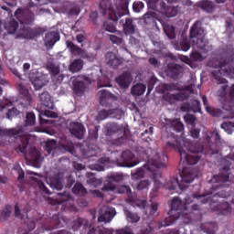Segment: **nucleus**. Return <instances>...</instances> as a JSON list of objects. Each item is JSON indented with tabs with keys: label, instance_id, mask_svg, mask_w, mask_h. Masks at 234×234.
<instances>
[{
	"label": "nucleus",
	"instance_id": "obj_23",
	"mask_svg": "<svg viewBox=\"0 0 234 234\" xmlns=\"http://www.w3.org/2000/svg\"><path fill=\"white\" fill-rule=\"evenodd\" d=\"M121 89H129L131 83H133V76L129 72H123L122 75L115 79Z\"/></svg>",
	"mask_w": 234,
	"mask_h": 234
},
{
	"label": "nucleus",
	"instance_id": "obj_58",
	"mask_svg": "<svg viewBox=\"0 0 234 234\" xmlns=\"http://www.w3.org/2000/svg\"><path fill=\"white\" fill-rule=\"evenodd\" d=\"M52 226H50L48 229H56L59 228L60 220L59 214H54L51 218Z\"/></svg>",
	"mask_w": 234,
	"mask_h": 234
},
{
	"label": "nucleus",
	"instance_id": "obj_32",
	"mask_svg": "<svg viewBox=\"0 0 234 234\" xmlns=\"http://www.w3.org/2000/svg\"><path fill=\"white\" fill-rule=\"evenodd\" d=\"M201 231L207 234H215L218 231V225L217 222H207L200 225Z\"/></svg>",
	"mask_w": 234,
	"mask_h": 234
},
{
	"label": "nucleus",
	"instance_id": "obj_22",
	"mask_svg": "<svg viewBox=\"0 0 234 234\" xmlns=\"http://www.w3.org/2000/svg\"><path fill=\"white\" fill-rule=\"evenodd\" d=\"M161 13L166 17H175L178 14V7L165 2L160 3Z\"/></svg>",
	"mask_w": 234,
	"mask_h": 234
},
{
	"label": "nucleus",
	"instance_id": "obj_29",
	"mask_svg": "<svg viewBox=\"0 0 234 234\" xmlns=\"http://www.w3.org/2000/svg\"><path fill=\"white\" fill-rule=\"evenodd\" d=\"M110 191H114V193H119V195H127L129 202H133L134 198V196L133 195V190H131V187L126 185L115 186V190Z\"/></svg>",
	"mask_w": 234,
	"mask_h": 234
},
{
	"label": "nucleus",
	"instance_id": "obj_53",
	"mask_svg": "<svg viewBox=\"0 0 234 234\" xmlns=\"http://www.w3.org/2000/svg\"><path fill=\"white\" fill-rule=\"evenodd\" d=\"M190 112H202V108L200 107V101L191 100L190 101Z\"/></svg>",
	"mask_w": 234,
	"mask_h": 234
},
{
	"label": "nucleus",
	"instance_id": "obj_40",
	"mask_svg": "<svg viewBox=\"0 0 234 234\" xmlns=\"http://www.w3.org/2000/svg\"><path fill=\"white\" fill-rule=\"evenodd\" d=\"M81 69H83V60H81V58H77L73 60L69 67V70L70 72H80Z\"/></svg>",
	"mask_w": 234,
	"mask_h": 234
},
{
	"label": "nucleus",
	"instance_id": "obj_7",
	"mask_svg": "<svg viewBox=\"0 0 234 234\" xmlns=\"http://www.w3.org/2000/svg\"><path fill=\"white\" fill-rule=\"evenodd\" d=\"M203 105L210 116L214 118H234V103L229 101L225 102L222 106V110L218 108H213L207 104V97H202Z\"/></svg>",
	"mask_w": 234,
	"mask_h": 234
},
{
	"label": "nucleus",
	"instance_id": "obj_34",
	"mask_svg": "<svg viewBox=\"0 0 234 234\" xmlns=\"http://www.w3.org/2000/svg\"><path fill=\"white\" fill-rule=\"evenodd\" d=\"M109 39L113 45H125L123 33L122 31H116L113 35H109Z\"/></svg>",
	"mask_w": 234,
	"mask_h": 234
},
{
	"label": "nucleus",
	"instance_id": "obj_9",
	"mask_svg": "<svg viewBox=\"0 0 234 234\" xmlns=\"http://www.w3.org/2000/svg\"><path fill=\"white\" fill-rule=\"evenodd\" d=\"M229 175H231V169L229 166H223L219 169V174L212 176L210 184H213L212 187L215 189H221L222 187L229 186Z\"/></svg>",
	"mask_w": 234,
	"mask_h": 234
},
{
	"label": "nucleus",
	"instance_id": "obj_50",
	"mask_svg": "<svg viewBox=\"0 0 234 234\" xmlns=\"http://www.w3.org/2000/svg\"><path fill=\"white\" fill-rule=\"evenodd\" d=\"M26 127H32L34 125H36V114H34V112H27L26 115Z\"/></svg>",
	"mask_w": 234,
	"mask_h": 234
},
{
	"label": "nucleus",
	"instance_id": "obj_37",
	"mask_svg": "<svg viewBox=\"0 0 234 234\" xmlns=\"http://www.w3.org/2000/svg\"><path fill=\"white\" fill-rule=\"evenodd\" d=\"M5 28L8 34H16V32H17V28H19V23H17L16 19H12L5 23Z\"/></svg>",
	"mask_w": 234,
	"mask_h": 234
},
{
	"label": "nucleus",
	"instance_id": "obj_35",
	"mask_svg": "<svg viewBox=\"0 0 234 234\" xmlns=\"http://www.w3.org/2000/svg\"><path fill=\"white\" fill-rule=\"evenodd\" d=\"M17 90L19 94H21L22 98L27 101V103H32V95L30 94V91H28V89L25 87V85L18 84Z\"/></svg>",
	"mask_w": 234,
	"mask_h": 234
},
{
	"label": "nucleus",
	"instance_id": "obj_14",
	"mask_svg": "<svg viewBox=\"0 0 234 234\" xmlns=\"http://www.w3.org/2000/svg\"><path fill=\"white\" fill-rule=\"evenodd\" d=\"M47 29L45 27H24L20 33L21 37L25 39H34V37H37V36H41V34H45Z\"/></svg>",
	"mask_w": 234,
	"mask_h": 234
},
{
	"label": "nucleus",
	"instance_id": "obj_13",
	"mask_svg": "<svg viewBox=\"0 0 234 234\" xmlns=\"http://www.w3.org/2000/svg\"><path fill=\"white\" fill-rule=\"evenodd\" d=\"M15 17L17 18L20 25H32L34 23L35 15L29 10L18 8L15 12Z\"/></svg>",
	"mask_w": 234,
	"mask_h": 234
},
{
	"label": "nucleus",
	"instance_id": "obj_55",
	"mask_svg": "<svg viewBox=\"0 0 234 234\" xmlns=\"http://www.w3.org/2000/svg\"><path fill=\"white\" fill-rule=\"evenodd\" d=\"M221 129L224 130L228 134H231L234 131V122H224L221 124Z\"/></svg>",
	"mask_w": 234,
	"mask_h": 234
},
{
	"label": "nucleus",
	"instance_id": "obj_51",
	"mask_svg": "<svg viewBox=\"0 0 234 234\" xmlns=\"http://www.w3.org/2000/svg\"><path fill=\"white\" fill-rule=\"evenodd\" d=\"M57 148L58 144L55 140L48 141L46 143L45 151L48 153V154H52V153H55Z\"/></svg>",
	"mask_w": 234,
	"mask_h": 234
},
{
	"label": "nucleus",
	"instance_id": "obj_31",
	"mask_svg": "<svg viewBox=\"0 0 234 234\" xmlns=\"http://www.w3.org/2000/svg\"><path fill=\"white\" fill-rule=\"evenodd\" d=\"M48 184L52 189H57V191H61L63 189V178L59 176H54L48 180Z\"/></svg>",
	"mask_w": 234,
	"mask_h": 234
},
{
	"label": "nucleus",
	"instance_id": "obj_4",
	"mask_svg": "<svg viewBox=\"0 0 234 234\" xmlns=\"http://www.w3.org/2000/svg\"><path fill=\"white\" fill-rule=\"evenodd\" d=\"M207 66L218 69L211 74L218 85L228 83V80L222 76H231V78L234 76V48L228 46L222 59L212 58L208 60Z\"/></svg>",
	"mask_w": 234,
	"mask_h": 234
},
{
	"label": "nucleus",
	"instance_id": "obj_49",
	"mask_svg": "<svg viewBox=\"0 0 234 234\" xmlns=\"http://www.w3.org/2000/svg\"><path fill=\"white\" fill-rule=\"evenodd\" d=\"M48 70L51 76H58L61 72V68L58 64L49 63L47 66Z\"/></svg>",
	"mask_w": 234,
	"mask_h": 234
},
{
	"label": "nucleus",
	"instance_id": "obj_6",
	"mask_svg": "<svg viewBox=\"0 0 234 234\" xmlns=\"http://www.w3.org/2000/svg\"><path fill=\"white\" fill-rule=\"evenodd\" d=\"M1 138H20V144L16 148V153H22L24 156L27 157L28 148V144L30 143V138L28 135L25 134V128L23 126H16L10 129H1L0 128Z\"/></svg>",
	"mask_w": 234,
	"mask_h": 234
},
{
	"label": "nucleus",
	"instance_id": "obj_33",
	"mask_svg": "<svg viewBox=\"0 0 234 234\" xmlns=\"http://www.w3.org/2000/svg\"><path fill=\"white\" fill-rule=\"evenodd\" d=\"M40 101L44 107L48 109H54V102L52 101V97L48 91H44L39 95Z\"/></svg>",
	"mask_w": 234,
	"mask_h": 234
},
{
	"label": "nucleus",
	"instance_id": "obj_59",
	"mask_svg": "<svg viewBox=\"0 0 234 234\" xmlns=\"http://www.w3.org/2000/svg\"><path fill=\"white\" fill-rule=\"evenodd\" d=\"M31 82L37 90H39V89H43V87H45V82L43 81V80L37 77L32 80Z\"/></svg>",
	"mask_w": 234,
	"mask_h": 234
},
{
	"label": "nucleus",
	"instance_id": "obj_52",
	"mask_svg": "<svg viewBox=\"0 0 234 234\" xmlns=\"http://www.w3.org/2000/svg\"><path fill=\"white\" fill-rule=\"evenodd\" d=\"M80 56L83 59H87V61H94L97 57L96 53L89 52L85 49H82Z\"/></svg>",
	"mask_w": 234,
	"mask_h": 234
},
{
	"label": "nucleus",
	"instance_id": "obj_60",
	"mask_svg": "<svg viewBox=\"0 0 234 234\" xmlns=\"http://www.w3.org/2000/svg\"><path fill=\"white\" fill-rule=\"evenodd\" d=\"M5 116L7 120H12L13 118H16V116H19V112L16 110V107H14L7 111V112L5 113Z\"/></svg>",
	"mask_w": 234,
	"mask_h": 234
},
{
	"label": "nucleus",
	"instance_id": "obj_25",
	"mask_svg": "<svg viewBox=\"0 0 234 234\" xmlns=\"http://www.w3.org/2000/svg\"><path fill=\"white\" fill-rule=\"evenodd\" d=\"M196 38L197 40H194V43L197 48L202 50L205 54H207V52H211V50H213V46H211L210 43L204 38V37H197Z\"/></svg>",
	"mask_w": 234,
	"mask_h": 234
},
{
	"label": "nucleus",
	"instance_id": "obj_26",
	"mask_svg": "<svg viewBox=\"0 0 234 234\" xmlns=\"http://www.w3.org/2000/svg\"><path fill=\"white\" fill-rule=\"evenodd\" d=\"M164 100L170 105H175L176 101H184V100H187V95H186V93H166L164 95Z\"/></svg>",
	"mask_w": 234,
	"mask_h": 234
},
{
	"label": "nucleus",
	"instance_id": "obj_48",
	"mask_svg": "<svg viewBox=\"0 0 234 234\" xmlns=\"http://www.w3.org/2000/svg\"><path fill=\"white\" fill-rule=\"evenodd\" d=\"M161 90L162 92H173V90H180V89L178 88V84H175V83H164L161 86Z\"/></svg>",
	"mask_w": 234,
	"mask_h": 234
},
{
	"label": "nucleus",
	"instance_id": "obj_61",
	"mask_svg": "<svg viewBox=\"0 0 234 234\" xmlns=\"http://www.w3.org/2000/svg\"><path fill=\"white\" fill-rule=\"evenodd\" d=\"M35 182H37L38 187L40 190H42L43 193H45V195H50V190H48V188H47V186H45V183L37 178H35Z\"/></svg>",
	"mask_w": 234,
	"mask_h": 234
},
{
	"label": "nucleus",
	"instance_id": "obj_42",
	"mask_svg": "<svg viewBox=\"0 0 234 234\" xmlns=\"http://www.w3.org/2000/svg\"><path fill=\"white\" fill-rule=\"evenodd\" d=\"M199 8H202L207 14H211L213 10H215V6L213 5V2L209 0H203L199 3Z\"/></svg>",
	"mask_w": 234,
	"mask_h": 234
},
{
	"label": "nucleus",
	"instance_id": "obj_62",
	"mask_svg": "<svg viewBox=\"0 0 234 234\" xmlns=\"http://www.w3.org/2000/svg\"><path fill=\"white\" fill-rule=\"evenodd\" d=\"M151 186V182L149 180H142L137 185L138 191H144V189H147Z\"/></svg>",
	"mask_w": 234,
	"mask_h": 234
},
{
	"label": "nucleus",
	"instance_id": "obj_5",
	"mask_svg": "<svg viewBox=\"0 0 234 234\" xmlns=\"http://www.w3.org/2000/svg\"><path fill=\"white\" fill-rule=\"evenodd\" d=\"M100 7L104 16H109L111 21H118L122 16L129 14V4L125 0H101Z\"/></svg>",
	"mask_w": 234,
	"mask_h": 234
},
{
	"label": "nucleus",
	"instance_id": "obj_20",
	"mask_svg": "<svg viewBox=\"0 0 234 234\" xmlns=\"http://www.w3.org/2000/svg\"><path fill=\"white\" fill-rule=\"evenodd\" d=\"M99 100L102 107H111L114 95L107 90H101L98 92Z\"/></svg>",
	"mask_w": 234,
	"mask_h": 234
},
{
	"label": "nucleus",
	"instance_id": "obj_43",
	"mask_svg": "<svg viewBox=\"0 0 234 234\" xmlns=\"http://www.w3.org/2000/svg\"><path fill=\"white\" fill-rule=\"evenodd\" d=\"M10 215H12V206L7 205L5 207L0 211V220L1 222H5L10 218Z\"/></svg>",
	"mask_w": 234,
	"mask_h": 234
},
{
	"label": "nucleus",
	"instance_id": "obj_38",
	"mask_svg": "<svg viewBox=\"0 0 234 234\" xmlns=\"http://www.w3.org/2000/svg\"><path fill=\"white\" fill-rule=\"evenodd\" d=\"M72 193L78 197H85L87 195V188L81 183H76L72 187Z\"/></svg>",
	"mask_w": 234,
	"mask_h": 234
},
{
	"label": "nucleus",
	"instance_id": "obj_2",
	"mask_svg": "<svg viewBox=\"0 0 234 234\" xmlns=\"http://www.w3.org/2000/svg\"><path fill=\"white\" fill-rule=\"evenodd\" d=\"M137 153L139 156L147 158L148 163L146 165L147 171H152V179L154 180V188L151 193V197H156L158 195V190L162 187H165L168 191H175L176 187H179L181 191H184L189 187V185L195 178L197 175L193 169L188 167H183L180 173V181L178 177H172L169 181L164 184L162 177V172L159 169H164L167 167V162L169 158L167 154L158 153L156 150L151 148L145 149L142 146L138 147Z\"/></svg>",
	"mask_w": 234,
	"mask_h": 234
},
{
	"label": "nucleus",
	"instance_id": "obj_18",
	"mask_svg": "<svg viewBox=\"0 0 234 234\" xmlns=\"http://www.w3.org/2000/svg\"><path fill=\"white\" fill-rule=\"evenodd\" d=\"M69 133L78 138L79 140H83V136H85V126L81 122H73L69 124Z\"/></svg>",
	"mask_w": 234,
	"mask_h": 234
},
{
	"label": "nucleus",
	"instance_id": "obj_27",
	"mask_svg": "<svg viewBox=\"0 0 234 234\" xmlns=\"http://www.w3.org/2000/svg\"><path fill=\"white\" fill-rule=\"evenodd\" d=\"M59 41V33L56 31H51L45 36L44 43L46 47L52 48L56 43Z\"/></svg>",
	"mask_w": 234,
	"mask_h": 234
},
{
	"label": "nucleus",
	"instance_id": "obj_11",
	"mask_svg": "<svg viewBox=\"0 0 234 234\" xmlns=\"http://www.w3.org/2000/svg\"><path fill=\"white\" fill-rule=\"evenodd\" d=\"M133 160H134V154L126 150L122 153L120 159L116 160V164L118 167H134L138 165V163Z\"/></svg>",
	"mask_w": 234,
	"mask_h": 234
},
{
	"label": "nucleus",
	"instance_id": "obj_28",
	"mask_svg": "<svg viewBox=\"0 0 234 234\" xmlns=\"http://www.w3.org/2000/svg\"><path fill=\"white\" fill-rule=\"evenodd\" d=\"M106 61H107L108 65H110V67H112V69H118V67H120V65H122V63L121 58H118V56H116V54H114L112 51H110L106 54Z\"/></svg>",
	"mask_w": 234,
	"mask_h": 234
},
{
	"label": "nucleus",
	"instance_id": "obj_24",
	"mask_svg": "<svg viewBox=\"0 0 234 234\" xmlns=\"http://www.w3.org/2000/svg\"><path fill=\"white\" fill-rule=\"evenodd\" d=\"M114 218V208L112 207H103L100 211V216L98 218V222H111Z\"/></svg>",
	"mask_w": 234,
	"mask_h": 234
},
{
	"label": "nucleus",
	"instance_id": "obj_64",
	"mask_svg": "<svg viewBox=\"0 0 234 234\" xmlns=\"http://www.w3.org/2000/svg\"><path fill=\"white\" fill-rule=\"evenodd\" d=\"M97 231L99 234H113L114 230L112 229H106L103 227H97Z\"/></svg>",
	"mask_w": 234,
	"mask_h": 234
},
{
	"label": "nucleus",
	"instance_id": "obj_30",
	"mask_svg": "<svg viewBox=\"0 0 234 234\" xmlns=\"http://www.w3.org/2000/svg\"><path fill=\"white\" fill-rule=\"evenodd\" d=\"M120 23H122L123 32L126 36H131L136 32L133 18H126L125 23H123V20H121Z\"/></svg>",
	"mask_w": 234,
	"mask_h": 234
},
{
	"label": "nucleus",
	"instance_id": "obj_3",
	"mask_svg": "<svg viewBox=\"0 0 234 234\" xmlns=\"http://www.w3.org/2000/svg\"><path fill=\"white\" fill-rule=\"evenodd\" d=\"M185 149L190 154H186L184 147H182V141L180 137L172 134L168 137L165 143V151H178L180 160L186 161L188 165H195L198 164L200 160V153L202 154H218V145L217 144H222V137L220 132L218 129L209 133L203 144L195 141L186 140L183 142Z\"/></svg>",
	"mask_w": 234,
	"mask_h": 234
},
{
	"label": "nucleus",
	"instance_id": "obj_36",
	"mask_svg": "<svg viewBox=\"0 0 234 234\" xmlns=\"http://www.w3.org/2000/svg\"><path fill=\"white\" fill-rule=\"evenodd\" d=\"M164 32L168 39H175L176 37V27L169 24L163 25Z\"/></svg>",
	"mask_w": 234,
	"mask_h": 234
},
{
	"label": "nucleus",
	"instance_id": "obj_15",
	"mask_svg": "<svg viewBox=\"0 0 234 234\" xmlns=\"http://www.w3.org/2000/svg\"><path fill=\"white\" fill-rule=\"evenodd\" d=\"M120 182H123V175H112L108 177V182L103 185L101 189L102 191H116V184H120Z\"/></svg>",
	"mask_w": 234,
	"mask_h": 234
},
{
	"label": "nucleus",
	"instance_id": "obj_56",
	"mask_svg": "<svg viewBox=\"0 0 234 234\" xmlns=\"http://www.w3.org/2000/svg\"><path fill=\"white\" fill-rule=\"evenodd\" d=\"M125 215L128 220H131L133 224H136V222H140V217L138 214L133 213L129 210H125Z\"/></svg>",
	"mask_w": 234,
	"mask_h": 234
},
{
	"label": "nucleus",
	"instance_id": "obj_39",
	"mask_svg": "<svg viewBox=\"0 0 234 234\" xmlns=\"http://www.w3.org/2000/svg\"><path fill=\"white\" fill-rule=\"evenodd\" d=\"M67 48L70 51L71 54H74L75 56H80L83 49L81 48L78 47V45L74 44V42L70 40L66 41Z\"/></svg>",
	"mask_w": 234,
	"mask_h": 234
},
{
	"label": "nucleus",
	"instance_id": "obj_41",
	"mask_svg": "<svg viewBox=\"0 0 234 234\" xmlns=\"http://www.w3.org/2000/svg\"><path fill=\"white\" fill-rule=\"evenodd\" d=\"M146 89L147 86H145V84L138 83L132 88V93L134 94V96H144Z\"/></svg>",
	"mask_w": 234,
	"mask_h": 234
},
{
	"label": "nucleus",
	"instance_id": "obj_47",
	"mask_svg": "<svg viewBox=\"0 0 234 234\" xmlns=\"http://www.w3.org/2000/svg\"><path fill=\"white\" fill-rule=\"evenodd\" d=\"M72 198V196H70V193L65 191L63 193H58L57 194V201L58 204H63L64 202H69Z\"/></svg>",
	"mask_w": 234,
	"mask_h": 234
},
{
	"label": "nucleus",
	"instance_id": "obj_19",
	"mask_svg": "<svg viewBox=\"0 0 234 234\" xmlns=\"http://www.w3.org/2000/svg\"><path fill=\"white\" fill-rule=\"evenodd\" d=\"M206 29L202 27V21H196L190 27V37L191 39L197 37H205Z\"/></svg>",
	"mask_w": 234,
	"mask_h": 234
},
{
	"label": "nucleus",
	"instance_id": "obj_44",
	"mask_svg": "<svg viewBox=\"0 0 234 234\" xmlns=\"http://www.w3.org/2000/svg\"><path fill=\"white\" fill-rule=\"evenodd\" d=\"M87 184L89 186H93V187H98V186H101V182H103L101 179H98L94 176V174L90 173L87 175Z\"/></svg>",
	"mask_w": 234,
	"mask_h": 234
},
{
	"label": "nucleus",
	"instance_id": "obj_45",
	"mask_svg": "<svg viewBox=\"0 0 234 234\" xmlns=\"http://www.w3.org/2000/svg\"><path fill=\"white\" fill-rule=\"evenodd\" d=\"M27 213H28V210L27 208H23V207H21L20 208L18 204L15 205L16 218H20V220H23V218H25V215H27Z\"/></svg>",
	"mask_w": 234,
	"mask_h": 234
},
{
	"label": "nucleus",
	"instance_id": "obj_57",
	"mask_svg": "<svg viewBox=\"0 0 234 234\" xmlns=\"http://www.w3.org/2000/svg\"><path fill=\"white\" fill-rule=\"evenodd\" d=\"M158 81V79L156 76L153 75L150 80L147 82V94H151V91L153 89H154V85H156V82Z\"/></svg>",
	"mask_w": 234,
	"mask_h": 234
},
{
	"label": "nucleus",
	"instance_id": "obj_1",
	"mask_svg": "<svg viewBox=\"0 0 234 234\" xmlns=\"http://www.w3.org/2000/svg\"><path fill=\"white\" fill-rule=\"evenodd\" d=\"M222 198H228L226 191L222 190L216 194L198 195L190 194L184 197L185 203H182V199L174 197L171 202V211L168 212L169 217L165 218L164 221H159V228H165L167 226H173L180 215L188 217V220H198L202 217L200 211V206L198 204H193V200H197L200 204H209V207L212 211H217L218 215H229L233 211L231 205Z\"/></svg>",
	"mask_w": 234,
	"mask_h": 234
},
{
	"label": "nucleus",
	"instance_id": "obj_12",
	"mask_svg": "<svg viewBox=\"0 0 234 234\" xmlns=\"http://www.w3.org/2000/svg\"><path fill=\"white\" fill-rule=\"evenodd\" d=\"M165 72L166 76L170 78V80H178L182 74H184V67H182L180 64L170 62L167 64Z\"/></svg>",
	"mask_w": 234,
	"mask_h": 234
},
{
	"label": "nucleus",
	"instance_id": "obj_63",
	"mask_svg": "<svg viewBox=\"0 0 234 234\" xmlns=\"http://www.w3.org/2000/svg\"><path fill=\"white\" fill-rule=\"evenodd\" d=\"M190 59L192 61H204V57L201 53L195 51L190 54Z\"/></svg>",
	"mask_w": 234,
	"mask_h": 234
},
{
	"label": "nucleus",
	"instance_id": "obj_54",
	"mask_svg": "<svg viewBox=\"0 0 234 234\" xmlns=\"http://www.w3.org/2000/svg\"><path fill=\"white\" fill-rule=\"evenodd\" d=\"M102 30H106V32H111L114 34L115 32H118L116 30V26L112 22L105 21L101 27Z\"/></svg>",
	"mask_w": 234,
	"mask_h": 234
},
{
	"label": "nucleus",
	"instance_id": "obj_16",
	"mask_svg": "<svg viewBox=\"0 0 234 234\" xmlns=\"http://www.w3.org/2000/svg\"><path fill=\"white\" fill-rule=\"evenodd\" d=\"M87 80V77L79 76L73 79L72 80V90L76 96H83L85 94V81Z\"/></svg>",
	"mask_w": 234,
	"mask_h": 234
},
{
	"label": "nucleus",
	"instance_id": "obj_17",
	"mask_svg": "<svg viewBox=\"0 0 234 234\" xmlns=\"http://www.w3.org/2000/svg\"><path fill=\"white\" fill-rule=\"evenodd\" d=\"M165 127L169 131H174L175 133H182L184 131V123L180 122V119H165Z\"/></svg>",
	"mask_w": 234,
	"mask_h": 234
},
{
	"label": "nucleus",
	"instance_id": "obj_46",
	"mask_svg": "<svg viewBox=\"0 0 234 234\" xmlns=\"http://www.w3.org/2000/svg\"><path fill=\"white\" fill-rule=\"evenodd\" d=\"M29 156H30L31 160L34 161L35 164H37L41 158V153H39V151H37V148L33 146L29 149Z\"/></svg>",
	"mask_w": 234,
	"mask_h": 234
},
{
	"label": "nucleus",
	"instance_id": "obj_8",
	"mask_svg": "<svg viewBox=\"0 0 234 234\" xmlns=\"http://www.w3.org/2000/svg\"><path fill=\"white\" fill-rule=\"evenodd\" d=\"M106 136H112L117 133L121 136L112 141L113 145H123L127 142V137H125V126L123 124H118L117 122H108L105 126Z\"/></svg>",
	"mask_w": 234,
	"mask_h": 234
},
{
	"label": "nucleus",
	"instance_id": "obj_21",
	"mask_svg": "<svg viewBox=\"0 0 234 234\" xmlns=\"http://www.w3.org/2000/svg\"><path fill=\"white\" fill-rule=\"evenodd\" d=\"M123 114V112L120 108L111 109V110H101L99 114V120H107V118H120Z\"/></svg>",
	"mask_w": 234,
	"mask_h": 234
},
{
	"label": "nucleus",
	"instance_id": "obj_10",
	"mask_svg": "<svg viewBox=\"0 0 234 234\" xmlns=\"http://www.w3.org/2000/svg\"><path fill=\"white\" fill-rule=\"evenodd\" d=\"M71 229H73V231H87V230H89L87 234H100V232L98 231V227L90 228V226L89 225V220L82 218H79L73 221Z\"/></svg>",
	"mask_w": 234,
	"mask_h": 234
}]
</instances>
